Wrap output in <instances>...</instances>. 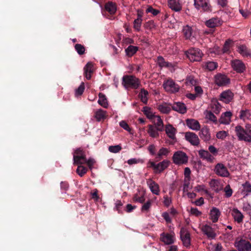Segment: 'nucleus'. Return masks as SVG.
Instances as JSON below:
<instances>
[{"label": "nucleus", "instance_id": "nucleus-1", "mask_svg": "<svg viewBox=\"0 0 251 251\" xmlns=\"http://www.w3.org/2000/svg\"><path fill=\"white\" fill-rule=\"evenodd\" d=\"M236 135L240 141L251 142V125L247 124L245 128L241 126H237L235 128Z\"/></svg>", "mask_w": 251, "mask_h": 251}, {"label": "nucleus", "instance_id": "nucleus-2", "mask_svg": "<svg viewBox=\"0 0 251 251\" xmlns=\"http://www.w3.org/2000/svg\"><path fill=\"white\" fill-rule=\"evenodd\" d=\"M122 85L126 89H137L140 85V80L134 75H126L122 78Z\"/></svg>", "mask_w": 251, "mask_h": 251}, {"label": "nucleus", "instance_id": "nucleus-3", "mask_svg": "<svg viewBox=\"0 0 251 251\" xmlns=\"http://www.w3.org/2000/svg\"><path fill=\"white\" fill-rule=\"evenodd\" d=\"M187 57L192 61H200L201 60L202 52L198 48H190L185 52Z\"/></svg>", "mask_w": 251, "mask_h": 251}, {"label": "nucleus", "instance_id": "nucleus-4", "mask_svg": "<svg viewBox=\"0 0 251 251\" xmlns=\"http://www.w3.org/2000/svg\"><path fill=\"white\" fill-rule=\"evenodd\" d=\"M194 5L197 10L203 12H211L212 11V7L209 0H194Z\"/></svg>", "mask_w": 251, "mask_h": 251}, {"label": "nucleus", "instance_id": "nucleus-5", "mask_svg": "<svg viewBox=\"0 0 251 251\" xmlns=\"http://www.w3.org/2000/svg\"><path fill=\"white\" fill-rule=\"evenodd\" d=\"M214 171L217 176L222 177H228L230 176L227 168L222 163H217L215 166Z\"/></svg>", "mask_w": 251, "mask_h": 251}, {"label": "nucleus", "instance_id": "nucleus-6", "mask_svg": "<svg viewBox=\"0 0 251 251\" xmlns=\"http://www.w3.org/2000/svg\"><path fill=\"white\" fill-rule=\"evenodd\" d=\"M188 161V157L187 154L182 151H177L174 153V163L176 164H186Z\"/></svg>", "mask_w": 251, "mask_h": 251}, {"label": "nucleus", "instance_id": "nucleus-7", "mask_svg": "<svg viewBox=\"0 0 251 251\" xmlns=\"http://www.w3.org/2000/svg\"><path fill=\"white\" fill-rule=\"evenodd\" d=\"M180 237L182 242L183 245L188 248L191 245L190 233L185 228H181L180 231Z\"/></svg>", "mask_w": 251, "mask_h": 251}, {"label": "nucleus", "instance_id": "nucleus-8", "mask_svg": "<svg viewBox=\"0 0 251 251\" xmlns=\"http://www.w3.org/2000/svg\"><path fill=\"white\" fill-rule=\"evenodd\" d=\"M231 65L233 69L237 73H243L246 69L245 63L239 59H234L231 61Z\"/></svg>", "mask_w": 251, "mask_h": 251}, {"label": "nucleus", "instance_id": "nucleus-9", "mask_svg": "<svg viewBox=\"0 0 251 251\" xmlns=\"http://www.w3.org/2000/svg\"><path fill=\"white\" fill-rule=\"evenodd\" d=\"M201 230L202 233L205 235L208 239H213L216 237V233L214 229L208 225L202 226Z\"/></svg>", "mask_w": 251, "mask_h": 251}, {"label": "nucleus", "instance_id": "nucleus-10", "mask_svg": "<svg viewBox=\"0 0 251 251\" xmlns=\"http://www.w3.org/2000/svg\"><path fill=\"white\" fill-rule=\"evenodd\" d=\"M229 82V78L225 75L219 74L215 76V83L219 86L226 85Z\"/></svg>", "mask_w": 251, "mask_h": 251}, {"label": "nucleus", "instance_id": "nucleus-11", "mask_svg": "<svg viewBox=\"0 0 251 251\" xmlns=\"http://www.w3.org/2000/svg\"><path fill=\"white\" fill-rule=\"evenodd\" d=\"M185 138L192 145L198 146L200 143V140L198 135L194 132H186Z\"/></svg>", "mask_w": 251, "mask_h": 251}, {"label": "nucleus", "instance_id": "nucleus-12", "mask_svg": "<svg viewBox=\"0 0 251 251\" xmlns=\"http://www.w3.org/2000/svg\"><path fill=\"white\" fill-rule=\"evenodd\" d=\"M230 212L231 215L235 222L238 224L242 223L244 217L240 210L237 208H233L232 209L230 210Z\"/></svg>", "mask_w": 251, "mask_h": 251}, {"label": "nucleus", "instance_id": "nucleus-13", "mask_svg": "<svg viewBox=\"0 0 251 251\" xmlns=\"http://www.w3.org/2000/svg\"><path fill=\"white\" fill-rule=\"evenodd\" d=\"M233 96V93L230 90H228L221 94L220 100L226 103H228L232 100Z\"/></svg>", "mask_w": 251, "mask_h": 251}, {"label": "nucleus", "instance_id": "nucleus-14", "mask_svg": "<svg viewBox=\"0 0 251 251\" xmlns=\"http://www.w3.org/2000/svg\"><path fill=\"white\" fill-rule=\"evenodd\" d=\"M187 126L193 130L198 131L201 128V125L198 121L194 119H188L186 120Z\"/></svg>", "mask_w": 251, "mask_h": 251}, {"label": "nucleus", "instance_id": "nucleus-15", "mask_svg": "<svg viewBox=\"0 0 251 251\" xmlns=\"http://www.w3.org/2000/svg\"><path fill=\"white\" fill-rule=\"evenodd\" d=\"M147 183L150 188L151 192L156 195L159 194V187L158 185L151 179H149L147 181Z\"/></svg>", "mask_w": 251, "mask_h": 251}, {"label": "nucleus", "instance_id": "nucleus-16", "mask_svg": "<svg viewBox=\"0 0 251 251\" xmlns=\"http://www.w3.org/2000/svg\"><path fill=\"white\" fill-rule=\"evenodd\" d=\"M205 25L210 28H214L222 24V21L218 18H212L205 22Z\"/></svg>", "mask_w": 251, "mask_h": 251}, {"label": "nucleus", "instance_id": "nucleus-17", "mask_svg": "<svg viewBox=\"0 0 251 251\" xmlns=\"http://www.w3.org/2000/svg\"><path fill=\"white\" fill-rule=\"evenodd\" d=\"M231 116L232 113L230 111H226L221 115L219 122L221 124L228 125L231 122Z\"/></svg>", "mask_w": 251, "mask_h": 251}, {"label": "nucleus", "instance_id": "nucleus-18", "mask_svg": "<svg viewBox=\"0 0 251 251\" xmlns=\"http://www.w3.org/2000/svg\"><path fill=\"white\" fill-rule=\"evenodd\" d=\"M199 136L202 140L205 142L209 141L211 139L209 130L205 126L201 129L199 132Z\"/></svg>", "mask_w": 251, "mask_h": 251}, {"label": "nucleus", "instance_id": "nucleus-19", "mask_svg": "<svg viewBox=\"0 0 251 251\" xmlns=\"http://www.w3.org/2000/svg\"><path fill=\"white\" fill-rule=\"evenodd\" d=\"M221 215V212L216 207H213L210 211L209 218L213 223H216L218 221Z\"/></svg>", "mask_w": 251, "mask_h": 251}, {"label": "nucleus", "instance_id": "nucleus-20", "mask_svg": "<svg viewBox=\"0 0 251 251\" xmlns=\"http://www.w3.org/2000/svg\"><path fill=\"white\" fill-rule=\"evenodd\" d=\"M151 120L154 123L158 130L162 131L163 130V121L159 116L155 115Z\"/></svg>", "mask_w": 251, "mask_h": 251}, {"label": "nucleus", "instance_id": "nucleus-21", "mask_svg": "<svg viewBox=\"0 0 251 251\" xmlns=\"http://www.w3.org/2000/svg\"><path fill=\"white\" fill-rule=\"evenodd\" d=\"M174 110L180 114H184L187 111V107L184 103L176 102L174 103Z\"/></svg>", "mask_w": 251, "mask_h": 251}, {"label": "nucleus", "instance_id": "nucleus-22", "mask_svg": "<svg viewBox=\"0 0 251 251\" xmlns=\"http://www.w3.org/2000/svg\"><path fill=\"white\" fill-rule=\"evenodd\" d=\"M199 155L201 158L205 159L210 162H212L214 159V157L207 151L204 150H200Z\"/></svg>", "mask_w": 251, "mask_h": 251}, {"label": "nucleus", "instance_id": "nucleus-23", "mask_svg": "<svg viewBox=\"0 0 251 251\" xmlns=\"http://www.w3.org/2000/svg\"><path fill=\"white\" fill-rule=\"evenodd\" d=\"M237 51L244 57H251V50L245 46L238 47Z\"/></svg>", "mask_w": 251, "mask_h": 251}, {"label": "nucleus", "instance_id": "nucleus-24", "mask_svg": "<svg viewBox=\"0 0 251 251\" xmlns=\"http://www.w3.org/2000/svg\"><path fill=\"white\" fill-rule=\"evenodd\" d=\"M211 188L216 192L218 193L223 189V186L220 182L217 179H212L209 182Z\"/></svg>", "mask_w": 251, "mask_h": 251}, {"label": "nucleus", "instance_id": "nucleus-25", "mask_svg": "<svg viewBox=\"0 0 251 251\" xmlns=\"http://www.w3.org/2000/svg\"><path fill=\"white\" fill-rule=\"evenodd\" d=\"M85 76L87 79L91 78V74L93 72V65L92 63L88 62L84 68Z\"/></svg>", "mask_w": 251, "mask_h": 251}, {"label": "nucleus", "instance_id": "nucleus-26", "mask_svg": "<svg viewBox=\"0 0 251 251\" xmlns=\"http://www.w3.org/2000/svg\"><path fill=\"white\" fill-rule=\"evenodd\" d=\"M172 108V105L168 103H163L158 106V109L159 111L164 114H167L169 113Z\"/></svg>", "mask_w": 251, "mask_h": 251}, {"label": "nucleus", "instance_id": "nucleus-27", "mask_svg": "<svg viewBox=\"0 0 251 251\" xmlns=\"http://www.w3.org/2000/svg\"><path fill=\"white\" fill-rule=\"evenodd\" d=\"M182 32L183 35L186 39H190L192 37H193V32L192 28L191 26L188 25H186L183 26Z\"/></svg>", "mask_w": 251, "mask_h": 251}, {"label": "nucleus", "instance_id": "nucleus-28", "mask_svg": "<svg viewBox=\"0 0 251 251\" xmlns=\"http://www.w3.org/2000/svg\"><path fill=\"white\" fill-rule=\"evenodd\" d=\"M105 9L110 14H114L117 11L116 5L115 3L109 1L105 4Z\"/></svg>", "mask_w": 251, "mask_h": 251}, {"label": "nucleus", "instance_id": "nucleus-29", "mask_svg": "<svg viewBox=\"0 0 251 251\" xmlns=\"http://www.w3.org/2000/svg\"><path fill=\"white\" fill-rule=\"evenodd\" d=\"M106 111L100 109L96 111L95 117L97 121L100 122L106 118Z\"/></svg>", "mask_w": 251, "mask_h": 251}, {"label": "nucleus", "instance_id": "nucleus-30", "mask_svg": "<svg viewBox=\"0 0 251 251\" xmlns=\"http://www.w3.org/2000/svg\"><path fill=\"white\" fill-rule=\"evenodd\" d=\"M237 247L241 251H251V244L249 242H241Z\"/></svg>", "mask_w": 251, "mask_h": 251}, {"label": "nucleus", "instance_id": "nucleus-31", "mask_svg": "<svg viewBox=\"0 0 251 251\" xmlns=\"http://www.w3.org/2000/svg\"><path fill=\"white\" fill-rule=\"evenodd\" d=\"M138 47L132 45H129L125 49L126 55L128 57H131L135 54L138 50Z\"/></svg>", "mask_w": 251, "mask_h": 251}, {"label": "nucleus", "instance_id": "nucleus-32", "mask_svg": "<svg viewBox=\"0 0 251 251\" xmlns=\"http://www.w3.org/2000/svg\"><path fill=\"white\" fill-rule=\"evenodd\" d=\"M161 239L166 245H171L173 243V237L168 233H162L161 234Z\"/></svg>", "mask_w": 251, "mask_h": 251}, {"label": "nucleus", "instance_id": "nucleus-33", "mask_svg": "<svg viewBox=\"0 0 251 251\" xmlns=\"http://www.w3.org/2000/svg\"><path fill=\"white\" fill-rule=\"evenodd\" d=\"M212 111L216 114L220 113L221 109V105L217 100L212 101L210 104Z\"/></svg>", "mask_w": 251, "mask_h": 251}, {"label": "nucleus", "instance_id": "nucleus-34", "mask_svg": "<svg viewBox=\"0 0 251 251\" xmlns=\"http://www.w3.org/2000/svg\"><path fill=\"white\" fill-rule=\"evenodd\" d=\"M241 193L244 196H248L251 194V184L249 182H246L242 184Z\"/></svg>", "mask_w": 251, "mask_h": 251}, {"label": "nucleus", "instance_id": "nucleus-35", "mask_svg": "<svg viewBox=\"0 0 251 251\" xmlns=\"http://www.w3.org/2000/svg\"><path fill=\"white\" fill-rule=\"evenodd\" d=\"M163 85L166 92L171 94L173 93V80L171 79L164 81Z\"/></svg>", "mask_w": 251, "mask_h": 251}, {"label": "nucleus", "instance_id": "nucleus-36", "mask_svg": "<svg viewBox=\"0 0 251 251\" xmlns=\"http://www.w3.org/2000/svg\"><path fill=\"white\" fill-rule=\"evenodd\" d=\"M99 99L98 100V103L101 106L104 108H106L108 106V102L105 96L100 93L99 95Z\"/></svg>", "mask_w": 251, "mask_h": 251}, {"label": "nucleus", "instance_id": "nucleus-37", "mask_svg": "<svg viewBox=\"0 0 251 251\" xmlns=\"http://www.w3.org/2000/svg\"><path fill=\"white\" fill-rule=\"evenodd\" d=\"M158 130L156 127H154L152 125L149 126V129L148 130V132L150 136L153 138H156L158 136L159 134L158 132Z\"/></svg>", "mask_w": 251, "mask_h": 251}, {"label": "nucleus", "instance_id": "nucleus-38", "mask_svg": "<svg viewBox=\"0 0 251 251\" xmlns=\"http://www.w3.org/2000/svg\"><path fill=\"white\" fill-rule=\"evenodd\" d=\"M204 115L206 119L215 124L217 123V119L211 111L206 110L204 112Z\"/></svg>", "mask_w": 251, "mask_h": 251}, {"label": "nucleus", "instance_id": "nucleus-39", "mask_svg": "<svg viewBox=\"0 0 251 251\" xmlns=\"http://www.w3.org/2000/svg\"><path fill=\"white\" fill-rule=\"evenodd\" d=\"M149 95L148 92L144 89H142L139 93V97L141 100L145 104H147L148 100V96Z\"/></svg>", "mask_w": 251, "mask_h": 251}, {"label": "nucleus", "instance_id": "nucleus-40", "mask_svg": "<svg viewBox=\"0 0 251 251\" xmlns=\"http://www.w3.org/2000/svg\"><path fill=\"white\" fill-rule=\"evenodd\" d=\"M240 113L239 117L243 121L249 119L251 116L250 110L247 109L241 110Z\"/></svg>", "mask_w": 251, "mask_h": 251}, {"label": "nucleus", "instance_id": "nucleus-41", "mask_svg": "<svg viewBox=\"0 0 251 251\" xmlns=\"http://www.w3.org/2000/svg\"><path fill=\"white\" fill-rule=\"evenodd\" d=\"M169 165V162L164 160L156 165V172H160L166 168Z\"/></svg>", "mask_w": 251, "mask_h": 251}, {"label": "nucleus", "instance_id": "nucleus-42", "mask_svg": "<svg viewBox=\"0 0 251 251\" xmlns=\"http://www.w3.org/2000/svg\"><path fill=\"white\" fill-rule=\"evenodd\" d=\"M143 112L147 117L150 120L155 115L151 110V109L147 106L143 107Z\"/></svg>", "mask_w": 251, "mask_h": 251}, {"label": "nucleus", "instance_id": "nucleus-43", "mask_svg": "<svg viewBox=\"0 0 251 251\" xmlns=\"http://www.w3.org/2000/svg\"><path fill=\"white\" fill-rule=\"evenodd\" d=\"M205 68L209 71H213L218 67V64L216 62L214 61H209L205 63Z\"/></svg>", "mask_w": 251, "mask_h": 251}, {"label": "nucleus", "instance_id": "nucleus-44", "mask_svg": "<svg viewBox=\"0 0 251 251\" xmlns=\"http://www.w3.org/2000/svg\"><path fill=\"white\" fill-rule=\"evenodd\" d=\"M142 23L141 16L138 15L137 19H135L134 21L133 27L134 29L137 31H139L141 28V25Z\"/></svg>", "mask_w": 251, "mask_h": 251}, {"label": "nucleus", "instance_id": "nucleus-45", "mask_svg": "<svg viewBox=\"0 0 251 251\" xmlns=\"http://www.w3.org/2000/svg\"><path fill=\"white\" fill-rule=\"evenodd\" d=\"M232 42V40L230 39H228L225 42L222 50L223 53H227L229 51Z\"/></svg>", "mask_w": 251, "mask_h": 251}, {"label": "nucleus", "instance_id": "nucleus-46", "mask_svg": "<svg viewBox=\"0 0 251 251\" xmlns=\"http://www.w3.org/2000/svg\"><path fill=\"white\" fill-rule=\"evenodd\" d=\"M73 159L74 160V164L78 165H82V164H85L86 161V156L78 157Z\"/></svg>", "mask_w": 251, "mask_h": 251}, {"label": "nucleus", "instance_id": "nucleus-47", "mask_svg": "<svg viewBox=\"0 0 251 251\" xmlns=\"http://www.w3.org/2000/svg\"><path fill=\"white\" fill-rule=\"evenodd\" d=\"M87 171V169L82 165H78L76 169V173L80 176H83Z\"/></svg>", "mask_w": 251, "mask_h": 251}, {"label": "nucleus", "instance_id": "nucleus-48", "mask_svg": "<svg viewBox=\"0 0 251 251\" xmlns=\"http://www.w3.org/2000/svg\"><path fill=\"white\" fill-rule=\"evenodd\" d=\"M86 156L85 152L80 149L76 150L73 155V159L77 158L78 157Z\"/></svg>", "mask_w": 251, "mask_h": 251}, {"label": "nucleus", "instance_id": "nucleus-49", "mask_svg": "<svg viewBox=\"0 0 251 251\" xmlns=\"http://www.w3.org/2000/svg\"><path fill=\"white\" fill-rule=\"evenodd\" d=\"M144 162V160L143 159L136 158H131V159H128L127 161V163L129 165H131L133 164H138V163L143 164Z\"/></svg>", "mask_w": 251, "mask_h": 251}, {"label": "nucleus", "instance_id": "nucleus-50", "mask_svg": "<svg viewBox=\"0 0 251 251\" xmlns=\"http://www.w3.org/2000/svg\"><path fill=\"white\" fill-rule=\"evenodd\" d=\"M168 152H169L168 150L166 148H161L159 150V151H158V152L157 154V156H156L157 159H160V158H161V157L163 156H166L168 154Z\"/></svg>", "mask_w": 251, "mask_h": 251}, {"label": "nucleus", "instance_id": "nucleus-51", "mask_svg": "<svg viewBox=\"0 0 251 251\" xmlns=\"http://www.w3.org/2000/svg\"><path fill=\"white\" fill-rule=\"evenodd\" d=\"M157 62L160 67H168L169 63L165 61L164 59L162 56H158L157 59Z\"/></svg>", "mask_w": 251, "mask_h": 251}, {"label": "nucleus", "instance_id": "nucleus-52", "mask_svg": "<svg viewBox=\"0 0 251 251\" xmlns=\"http://www.w3.org/2000/svg\"><path fill=\"white\" fill-rule=\"evenodd\" d=\"M122 150V147L120 145L110 146L108 148V150L112 153H118Z\"/></svg>", "mask_w": 251, "mask_h": 251}, {"label": "nucleus", "instance_id": "nucleus-53", "mask_svg": "<svg viewBox=\"0 0 251 251\" xmlns=\"http://www.w3.org/2000/svg\"><path fill=\"white\" fill-rule=\"evenodd\" d=\"M84 84L83 82H82L80 86L75 91V96H79L81 95L84 92Z\"/></svg>", "mask_w": 251, "mask_h": 251}, {"label": "nucleus", "instance_id": "nucleus-54", "mask_svg": "<svg viewBox=\"0 0 251 251\" xmlns=\"http://www.w3.org/2000/svg\"><path fill=\"white\" fill-rule=\"evenodd\" d=\"M75 49L79 55L83 54L85 52V48L83 46L79 44H76L75 46Z\"/></svg>", "mask_w": 251, "mask_h": 251}, {"label": "nucleus", "instance_id": "nucleus-55", "mask_svg": "<svg viewBox=\"0 0 251 251\" xmlns=\"http://www.w3.org/2000/svg\"><path fill=\"white\" fill-rule=\"evenodd\" d=\"M197 80L191 75L189 76L186 78V83L187 85L195 86L197 85Z\"/></svg>", "mask_w": 251, "mask_h": 251}, {"label": "nucleus", "instance_id": "nucleus-56", "mask_svg": "<svg viewBox=\"0 0 251 251\" xmlns=\"http://www.w3.org/2000/svg\"><path fill=\"white\" fill-rule=\"evenodd\" d=\"M166 133L168 136L171 139H173V126L172 125L169 124L166 126L165 129Z\"/></svg>", "mask_w": 251, "mask_h": 251}, {"label": "nucleus", "instance_id": "nucleus-57", "mask_svg": "<svg viewBox=\"0 0 251 251\" xmlns=\"http://www.w3.org/2000/svg\"><path fill=\"white\" fill-rule=\"evenodd\" d=\"M228 133L224 130H222L218 132L216 134L217 138L223 140L227 136Z\"/></svg>", "mask_w": 251, "mask_h": 251}, {"label": "nucleus", "instance_id": "nucleus-58", "mask_svg": "<svg viewBox=\"0 0 251 251\" xmlns=\"http://www.w3.org/2000/svg\"><path fill=\"white\" fill-rule=\"evenodd\" d=\"M151 201L150 200L148 201L142 205L141 211L143 212L148 211L151 206Z\"/></svg>", "mask_w": 251, "mask_h": 251}, {"label": "nucleus", "instance_id": "nucleus-59", "mask_svg": "<svg viewBox=\"0 0 251 251\" xmlns=\"http://www.w3.org/2000/svg\"><path fill=\"white\" fill-rule=\"evenodd\" d=\"M182 5L178 0H174V11L178 12L181 10Z\"/></svg>", "mask_w": 251, "mask_h": 251}, {"label": "nucleus", "instance_id": "nucleus-60", "mask_svg": "<svg viewBox=\"0 0 251 251\" xmlns=\"http://www.w3.org/2000/svg\"><path fill=\"white\" fill-rule=\"evenodd\" d=\"M115 205L114 209L117 210L119 213H121V208L123 205V203L120 200H117Z\"/></svg>", "mask_w": 251, "mask_h": 251}, {"label": "nucleus", "instance_id": "nucleus-61", "mask_svg": "<svg viewBox=\"0 0 251 251\" xmlns=\"http://www.w3.org/2000/svg\"><path fill=\"white\" fill-rule=\"evenodd\" d=\"M224 191L225 192V196L226 198H229L232 196L233 191L229 185L225 187Z\"/></svg>", "mask_w": 251, "mask_h": 251}, {"label": "nucleus", "instance_id": "nucleus-62", "mask_svg": "<svg viewBox=\"0 0 251 251\" xmlns=\"http://www.w3.org/2000/svg\"><path fill=\"white\" fill-rule=\"evenodd\" d=\"M146 12L151 13L153 16H156L159 13L160 11L157 9H153L151 6H149L146 9Z\"/></svg>", "mask_w": 251, "mask_h": 251}, {"label": "nucleus", "instance_id": "nucleus-63", "mask_svg": "<svg viewBox=\"0 0 251 251\" xmlns=\"http://www.w3.org/2000/svg\"><path fill=\"white\" fill-rule=\"evenodd\" d=\"M134 200L140 203H143L145 201L144 194H143L141 196H138L137 194H136L134 197Z\"/></svg>", "mask_w": 251, "mask_h": 251}, {"label": "nucleus", "instance_id": "nucleus-64", "mask_svg": "<svg viewBox=\"0 0 251 251\" xmlns=\"http://www.w3.org/2000/svg\"><path fill=\"white\" fill-rule=\"evenodd\" d=\"M119 125L120 126L124 128L125 130L128 132L130 131V128L129 127L128 124L125 121H121L119 123Z\"/></svg>", "mask_w": 251, "mask_h": 251}]
</instances>
